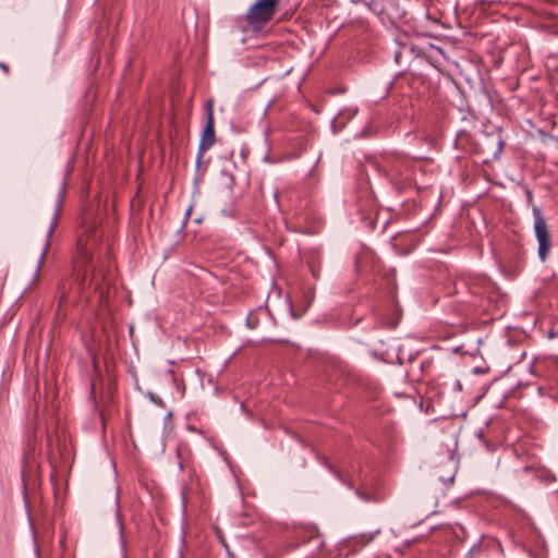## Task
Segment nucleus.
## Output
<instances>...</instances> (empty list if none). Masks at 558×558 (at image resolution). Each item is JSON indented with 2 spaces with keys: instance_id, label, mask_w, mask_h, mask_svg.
I'll list each match as a JSON object with an SVG mask.
<instances>
[{
  "instance_id": "obj_15",
  "label": "nucleus",
  "mask_w": 558,
  "mask_h": 558,
  "mask_svg": "<svg viewBox=\"0 0 558 558\" xmlns=\"http://www.w3.org/2000/svg\"><path fill=\"white\" fill-rule=\"evenodd\" d=\"M190 213H191V208H189V209L186 210V214H185V215H186V216H189V215H190Z\"/></svg>"
},
{
  "instance_id": "obj_6",
  "label": "nucleus",
  "mask_w": 558,
  "mask_h": 558,
  "mask_svg": "<svg viewBox=\"0 0 558 558\" xmlns=\"http://www.w3.org/2000/svg\"><path fill=\"white\" fill-rule=\"evenodd\" d=\"M380 531L379 530H376L375 532L373 533H360V534H356V535H353L350 539V542L352 543V545H360V546H365L366 544H368L371 541L374 539V537L379 533Z\"/></svg>"
},
{
  "instance_id": "obj_14",
  "label": "nucleus",
  "mask_w": 558,
  "mask_h": 558,
  "mask_svg": "<svg viewBox=\"0 0 558 558\" xmlns=\"http://www.w3.org/2000/svg\"><path fill=\"white\" fill-rule=\"evenodd\" d=\"M86 281V275H84L83 279H82V282L80 283L81 284H84V282Z\"/></svg>"
},
{
  "instance_id": "obj_12",
  "label": "nucleus",
  "mask_w": 558,
  "mask_h": 558,
  "mask_svg": "<svg viewBox=\"0 0 558 558\" xmlns=\"http://www.w3.org/2000/svg\"><path fill=\"white\" fill-rule=\"evenodd\" d=\"M501 149H502V142L499 141V143H498V151H500Z\"/></svg>"
},
{
  "instance_id": "obj_2",
  "label": "nucleus",
  "mask_w": 558,
  "mask_h": 558,
  "mask_svg": "<svg viewBox=\"0 0 558 558\" xmlns=\"http://www.w3.org/2000/svg\"><path fill=\"white\" fill-rule=\"evenodd\" d=\"M534 231L538 243L537 254L539 259L545 262L551 248L550 232L546 219L538 208H534Z\"/></svg>"
},
{
  "instance_id": "obj_7",
  "label": "nucleus",
  "mask_w": 558,
  "mask_h": 558,
  "mask_svg": "<svg viewBox=\"0 0 558 558\" xmlns=\"http://www.w3.org/2000/svg\"><path fill=\"white\" fill-rule=\"evenodd\" d=\"M177 456H178V459H179V463H178L179 469L181 471H184L185 469H187L190 477L193 478V476L196 475L195 469L193 466L185 465V462L182 459L180 449L177 450Z\"/></svg>"
},
{
  "instance_id": "obj_9",
  "label": "nucleus",
  "mask_w": 558,
  "mask_h": 558,
  "mask_svg": "<svg viewBox=\"0 0 558 558\" xmlns=\"http://www.w3.org/2000/svg\"><path fill=\"white\" fill-rule=\"evenodd\" d=\"M482 550V547L480 544H475L472 546V548L466 553L465 558H474L478 555V553Z\"/></svg>"
},
{
  "instance_id": "obj_8",
  "label": "nucleus",
  "mask_w": 558,
  "mask_h": 558,
  "mask_svg": "<svg viewBox=\"0 0 558 558\" xmlns=\"http://www.w3.org/2000/svg\"><path fill=\"white\" fill-rule=\"evenodd\" d=\"M105 280V275L102 271H98L97 269L93 268L90 274V283L95 284V288L98 289L99 282Z\"/></svg>"
},
{
  "instance_id": "obj_3",
  "label": "nucleus",
  "mask_w": 558,
  "mask_h": 558,
  "mask_svg": "<svg viewBox=\"0 0 558 558\" xmlns=\"http://www.w3.org/2000/svg\"><path fill=\"white\" fill-rule=\"evenodd\" d=\"M206 124L201 135V141L197 150L196 163L199 167L204 154L215 144V119H214V101L208 100L206 105Z\"/></svg>"
},
{
  "instance_id": "obj_13",
  "label": "nucleus",
  "mask_w": 558,
  "mask_h": 558,
  "mask_svg": "<svg viewBox=\"0 0 558 558\" xmlns=\"http://www.w3.org/2000/svg\"><path fill=\"white\" fill-rule=\"evenodd\" d=\"M328 468H329V470H330V471H332L337 476H339V474H338L336 471H333V469H332V466H331L330 464H328Z\"/></svg>"
},
{
  "instance_id": "obj_1",
  "label": "nucleus",
  "mask_w": 558,
  "mask_h": 558,
  "mask_svg": "<svg viewBox=\"0 0 558 558\" xmlns=\"http://www.w3.org/2000/svg\"><path fill=\"white\" fill-rule=\"evenodd\" d=\"M278 0H257L247 11L246 20L254 27H262L275 15Z\"/></svg>"
},
{
  "instance_id": "obj_11",
  "label": "nucleus",
  "mask_w": 558,
  "mask_h": 558,
  "mask_svg": "<svg viewBox=\"0 0 558 558\" xmlns=\"http://www.w3.org/2000/svg\"><path fill=\"white\" fill-rule=\"evenodd\" d=\"M60 290L62 291V292H61V296H60V299H61V301H63V300L65 299V291H64V287H63V286H62V287H60Z\"/></svg>"
},
{
  "instance_id": "obj_5",
  "label": "nucleus",
  "mask_w": 558,
  "mask_h": 558,
  "mask_svg": "<svg viewBox=\"0 0 558 558\" xmlns=\"http://www.w3.org/2000/svg\"><path fill=\"white\" fill-rule=\"evenodd\" d=\"M65 191H66V185H65V182L62 181V183L60 185V189H59V192H58V196H57V204H56V209H54L53 218H52V221H51L50 227H49L48 232H47L45 247H44V250L41 252V255L39 257V260H38V265H37V269H36V277L39 274L41 265L44 264L45 257H46V255L48 253V250H49V246H50V239H51V236H52V234H53V232H54V230L57 228V222H58L61 209H62V204H63V201H64Z\"/></svg>"
},
{
  "instance_id": "obj_4",
  "label": "nucleus",
  "mask_w": 558,
  "mask_h": 558,
  "mask_svg": "<svg viewBox=\"0 0 558 558\" xmlns=\"http://www.w3.org/2000/svg\"><path fill=\"white\" fill-rule=\"evenodd\" d=\"M97 221L92 215H86L80 227L77 235V251L84 257L85 263L89 262L87 245L89 241H96Z\"/></svg>"
},
{
  "instance_id": "obj_10",
  "label": "nucleus",
  "mask_w": 558,
  "mask_h": 558,
  "mask_svg": "<svg viewBox=\"0 0 558 558\" xmlns=\"http://www.w3.org/2000/svg\"><path fill=\"white\" fill-rule=\"evenodd\" d=\"M0 69L5 73V74H9V66L3 63V62H0Z\"/></svg>"
}]
</instances>
